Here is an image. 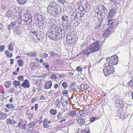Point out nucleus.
Listing matches in <instances>:
<instances>
[{"label": "nucleus", "instance_id": "nucleus-1", "mask_svg": "<svg viewBox=\"0 0 133 133\" xmlns=\"http://www.w3.org/2000/svg\"><path fill=\"white\" fill-rule=\"evenodd\" d=\"M100 48V45L98 42H96L92 43L89 46L88 48L85 50L87 56L89 57V55L91 53L99 51Z\"/></svg>", "mask_w": 133, "mask_h": 133}, {"label": "nucleus", "instance_id": "nucleus-28", "mask_svg": "<svg viewBox=\"0 0 133 133\" xmlns=\"http://www.w3.org/2000/svg\"><path fill=\"white\" fill-rule=\"evenodd\" d=\"M83 15L84 14H83L82 16H83ZM82 15L81 13H76V17L77 19H79L81 20L82 19Z\"/></svg>", "mask_w": 133, "mask_h": 133}, {"label": "nucleus", "instance_id": "nucleus-39", "mask_svg": "<svg viewBox=\"0 0 133 133\" xmlns=\"http://www.w3.org/2000/svg\"><path fill=\"white\" fill-rule=\"evenodd\" d=\"M113 26H110L108 28L107 30L110 33L113 30Z\"/></svg>", "mask_w": 133, "mask_h": 133}, {"label": "nucleus", "instance_id": "nucleus-31", "mask_svg": "<svg viewBox=\"0 0 133 133\" xmlns=\"http://www.w3.org/2000/svg\"><path fill=\"white\" fill-rule=\"evenodd\" d=\"M13 47L12 46V44L10 43L8 46V49L10 51L13 50Z\"/></svg>", "mask_w": 133, "mask_h": 133}, {"label": "nucleus", "instance_id": "nucleus-15", "mask_svg": "<svg viewBox=\"0 0 133 133\" xmlns=\"http://www.w3.org/2000/svg\"><path fill=\"white\" fill-rule=\"evenodd\" d=\"M76 111H69V115H68V116L72 118H74L75 116H76Z\"/></svg>", "mask_w": 133, "mask_h": 133}, {"label": "nucleus", "instance_id": "nucleus-49", "mask_svg": "<svg viewBox=\"0 0 133 133\" xmlns=\"http://www.w3.org/2000/svg\"><path fill=\"white\" fill-rule=\"evenodd\" d=\"M16 33L19 36H21V33L20 30H16Z\"/></svg>", "mask_w": 133, "mask_h": 133}, {"label": "nucleus", "instance_id": "nucleus-29", "mask_svg": "<svg viewBox=\"0 0 133 133\" xmlns=\"http://www.w3.org/2000/svg\"><path fill=\"white\" fill-rule=\"evenodd\" d=\"M76 38H72L68 41L67 42L68 43H69L70 44H72L74 43L75 41Z\"/></svg>", "mask_w": 133, "mask_h": 133}, {"label": "nucleus", "instance_id": "nucleus-4", "mask_svg": "<svg viewBox=\"0 0 133 133\" xmlns=\"http://www.w3.org/2000/svg\"><path fill=\"white\" fill-rule=\"evenodd\" d=\"M99 10L100 12H101V17L102 18V20L105 17L107 14V10L103 5H102L99 6Z\"/></svg>", "mask_w": 133, "mask_h": 133}, {"label": "nucleus", "instance_id": "nucleus-52", "mask_svg": "<svg viewBox=\"0 0 133 133\" xmlns=\"http://www.w3.org/2000/svg\"><path fill=\"white\" fill-rule=\"evenodd\" d=\"M68 93V91L67 90H63L62 93V94H67Z\"/></svg>", "mask_w": 133, "mask_h": 133}, {"label": "nucleus", "instance_id": "nucleus-25", "mask_svg": "<svg viewBox=\"0 0 133 133\" xmlns=\"http://www.w3.org/2000/svg\"><path fill=\"white\" fill-rule=\"evenodd\" d=\"M18 3L20 4H24L27 1V0H17Z\"/></svg>", "mask_w": 133, "mask_h": 133}, {"label": "nucleus", "instance_id": "nucleus-8", "mask_svg": "<svg viewBox=\"0 0 133 133\" xmlns=\"http://www.w3.org/2000/svg\"><path fill=\"white\" fill-rule=\"evenodd\" d=\"M22 86L24 88H29L30 87V83L28 79L25 80L22 83Z\"/></svg>", "mask_w": 133, "mask_h": 133}, {"label": "nucleus", "instance_id": "nucleus-51", "mask_svg": "<svg viewBox=\"0 0 133 133\" xmlns=\"http://www.w3.org/2000/svg\"><path fill=\"white\" fill-rule=\"evenodd\" d=\"M76 69L77 71H82V68L79 66H78L77 67V68H76Z\"/></svg>", "mask_w": 133, "mask_h": 133}, {"label": "nucleus", "instance_id": "nucleus-30", "mask_svg": "<svg viewBox=\"0 0 133 133\" xmlns=\"http://www.w3.org/2000/svg\"><path fill=\"white\" fill-rule=\"evenodd\" d=\"M77 133H90V132L89 130L87 131L85 130H82L81 129H80L78 131Z\"/></svg>", "mask_w": 133, "mask_h": 133}, {"label": "nucleus", "instance_id": "nucleus-62", "mask_svg": "<svg viewBox=\"0 0 133 133\" xmlns=\"http://www.w3.org/2000/svg\"><path fill=\"white\" fill-rule=\"evenodd\" d=\"M5 53V55H6L7 56H8V53H10V52L8 50H6L4 52Z\"/></svg>", "mask_w": 133, "mask_h": 133}, {"label": "nucleus", "instance_id": "nucleus-17", "mask_svg": "<svg viewBox=\"0 0 133 133\" xmlns=\"http://www.w3.org/2000/svg\"><path fill=\"white\" fill-rule=\"evenodd\" d=\"M77 122L81 125H84L85 123V119L84 118H80L78 120Z\"/></svg>", "mask_w": 133, "mask_h": 133}, {"label": "nucleus", "instance_id": "nucleus-56", "mask_svg": "<svg viewBox=\"0 0 133 133\" xmlns=\"http://www.w3.org/2000/svg\"><path fill=\"white\" fill-rule=\"evenodd\" d=\"M86 90L89 92L91 91H92L90 87L87 88L86 89Z\"/></svg>", "mask_w": 133, "mask_h": 133}, {"label": "nucleus", "instance_id": "nucleus-23", "mask_svg": "<svg viewBox=\"0 0 133 133\" xmlns=\"http://www.w3.org/2000/svg\"><path fill=\"white\" fill-rule=\"evenodd\" d=\"M43 65L45 67V68L48 70L49 71L50 70L49 68V65L47 63L44 62L43 63Z\"/></svg>", "mask_w": 133, "mask_h": 133}, {"label": "nucleus", "instance_id": "nucleus-46", "mask_svg": "<svg viewBox=\"0 0 133 133\" xmlns=\"http://www.w3.org/2000/svg\"><path fill=\"white\" fill-rule=\"evenodd\" d=\"M23 120L22 119H21L18 122V123L17 125V126L19 127L22 124V123H23Z\"/></svg>", "mask_w": 133, "mask_h": 133}, {"label": "nucleus", "instance_id": "nucleus-11", "mask_svg": "<svg viewBox=\"0 0 133 133\" xmlns=\"http://www.w3.org/2000/svg\"><path fill=\"white\" fill-rule=\"evenodd\" d=\"M37 37L39 40L43 41L44 39V37L43 35L42 34L41 32H39L38 35H37Z\"/></svg>", "mask_w": 133, "mask_h": 133}, {"label": "nucleus", "instance_id": "nucleus-40", "mask_svg": "<svg viewBox=\"0 0 133 133\" xmlns=\"http://www.w3.org/2000/svg\"><path fill=\"white\" fill-rule=\"evenodd\" d=\"M5 46L4 45L0 46V52L3 51L5 49Z\"/></svg>", "mask_w": 133, "mask_h": 133}, {"label": "nucleus", "instance_id": "nucleus-44", "mask_svg": "<svg viewBox=\"0 0 133 133\" xmlns=\"http://www.w3.org/2000/svg\"><path fill=\"white\" fill-rule=\"evenodd\" d=\"M72 38L73 37H71V36L70 35H68L67 37H66V42H67L68 41L70 40V39Z\"/></svg>", "mask_w": 133, "mask_h": 133}, {"label": "nucleus", "instance_id": "nucleus-19", "mask_svg": "<svg viewBox=\"0 0 133 133\" xmlns=\"http://www.w3.org/2000/svg\"><path fill=\"white\" fill-rule=\"evenodd\" d=\"M37 123V122L36 121H33L31 122L29 124V127L31 128H32Z\"/></svg>", "mask_w": 133, "mask_h": 133}, {"label": "nucleus", "instance_id": "nucleus-47", "mask_svg": "<svg viewBox=\"0 0 133 133\" xmlns=\"http://www.w3.org/2000/svg\"><path fill=\"white\" fill-rule=\"evenodd\" d=\"M58 1L62 4H65L66 2V0H58Z\"/></svg>", "mask_w": 133, "mask_h": 133}, {"label": "nucleus", "instance_id": "nucleus-53", "mask_svg": "<svg viewBox=\"0 0 133 133\" xmlns=\"http://www.w3.org/2000/svg\"><path fill=\"white\" fill-rule=\"evenodd\" d=\"M114 18H110V19L108 20V22L110 23L112 22L113 21H114Z\"/></svg>", "mask_w": 133, "mask_h": 133}, {"label": "nucleus", "instance_id": "nucleus-12", "mask_svg": "<svg viewBox=\"0 0 133 133\" xmlns=\"http://www.w3.org/2000/svg\"><path fill=\"white\" fill-rule=\"evenodd\" d=\"M62 9L60 7H55L54 11V14H59L61 13L62 11Z\"/></svg>", "mask_w": 133, "mask_h": 133}, {"label": "nucleus", "instance_id": "nucleus-9", "mask_svg": "<svg viewBox=\"0 0 133 133\" xmlns=\"http://www.w3.org/2000/svg\"><path fill=\"white\" fill-rule=\"evenodd\" d=\"M85 113L83 112L82 111H79L78 112H76V116L78 118H80L85 116Z\"/></svg>", "mask_w": 133, "mask_h": 133}, {"label": "nucleus", "instance_id": "nucleus-48", "mask_svg": "<svg viewBox=\"0 0 133 133\" xmlns=\"http://www.w3.org/2000/svg\"><path fill=\"white\" fill-rule=\"evenodd\" d=\"M97 118V117H92L90 119V121L91 122H93Z\"/></svg>", "mask_w": 133, "mask_h": 133}, {"label": "nucleus", "instance_id": "nucleus-14", "mask_svg": "<svg viewBox=\"0 0 133 133\" xmlns=\"http://www.w3.org/2000/svg\"><path fill=\"white\" fill-rule=\"evenodd\" d=\"M6 122L8 124H15L17 123L16 121H15L13 120L10 119H8L6 120Z\"/></svg>", "mask_w": 133, "mask_h": 133}, {"label": "nucleus", "instance_id": "nucleus-27", "mask_svg": "<svg viewBox=\"0 0 133 133\" xmlns=\"http://www.w3.org/2000/svg\"><path fill=\"white\" fill-rule=\"evenodd\" d=\"M17 63L19 66H22L23 64V61L20 59L17 60Z\"/></svg>", "mask_w": 133, "mask_h": 133}, {"label": "nucleus", "instance_id": "nucleus-10", "mask_svg": "<svg viewBox=\"0 0 133 133\" xmlns=\"http://www.w3.org/2000/svg\"><path fill=\"white\" fill-rule=\"evenodd\" d=\"M52 85V82L51 81H49L46 83L45 85V88L46 89H48L50 88Z\"/></svg>", "mask_w": 133, "mask_h": 133}, {"label": "nucleus", "instance_id": "nucleus-41", "mask_svg": "<svg viewBox=\"0 0 133 133\" xmlns=\"http://www.w3.org/2000/svg\"><path fill=\"white\" fill-rule=\"evenodd\" d=\"M47 123L44 122H43V126L44 128H48L49 127V125Z\"/></svg>", "mask_w": 133, "mask_h": 133}, {"label": "nucleus", "instance_id": "nucleus-54", "mask_svg": "<svg viewBox=\"0 0 133 133\" xmlns=\"http://www.w3.org/2000/svg\"><path fill=\"white\" fill-rule=\"evenodd\" d=\"M114 23V22H111L108 23L107 24V25L108 26H112V25Z\"/></svg>", "mask_w": 133, "mask_h": 133}, {"label": "nucleus", "instance_id": "nucleus-34", "mask_svg": "<svg viewBox=\"0 0 133 133\" xmlns=\"http://www.w3.org/2000/svg\"><path fill=\"white\" fill-rule=\"evenodd\" d=\"M56 107H59L60 106V100L58 99H56Z\"/></svg>", "mask_w": 133, "mask_h": 133}, {"label": "nucleus", "instance_id": "nucleus-26", "mask_svg": "<svg viewBox=\"0 0 133 133\" xmlns=\"http://www.w3.org/2000/svg\"><path fill=\"white\" fill-rule=\"evenodd\" d=\"M92 109V108L90 106H87L85 109L87 113H89Z\"/></svg>", "mask_w": 133, "mask_h": 133}, {"label": "nucleus", "instance_id": "nucleus-20", "mask_svg": "<svg viewBox=\"0 0 133 133\" xmlns=\"http://www.w3.org/2000/svg\"><path fill=\"white\" fill-rule=\"evenodd\" d=\"M48 36L53 40H56V38H55V37H54V35L52 33L50 32L48 34Z\"/></svg>", "mask_w": 133, "mask_h": 133}, {"label": "nucleus", "instance_id": "nucleus-33", "mask_svg": "<svg viewBox=\"0 0 133 133\" xmlns=\"http://www.w3.org/2000/svg\"><path fill=\"white\" fill-rule=\"evenodd\" d=\"M54 6L55 7H57V5L56 4V3L55 1H52L51 2L50 4L48 5L50 6L54 7Z\"/></svg>", "mask_w": 133, "mask_h": 133}, {"label": "nucleus", "instance_id": "nucleus-63", "mask_svg": "<svg viewBox=\"0 0 133 133\" xmlns=\"http://www.w3.org/2000/svg\"><path fill=\"white\" fill-rule=\"evenodd\" d=\"M1 8L3 10H4L6 8L5 6L4 5H2L1 6Z\"/></svg>", "mask_w": 133, "mask_h": 133}, {"label": "nucleus", "instance_id": "nucleus-13", "mask_svg": "<svg viewBox=\"0 0 133 133\" xmlns=\"http://www.w3.org/2000/svg\"><path fill=\"white\" fill-rule=\"evenodd\" d=\"M16 25V23L15 22H12L10 24H9L8 25V29L9 30H10L11 29L13 28Z\"/></svg>", "mask_w": 133, "mask_h": 133}, {"label": "nucleus", "instance_id": "nucleus-43", "mask_svg": "<svg viewBox=\"0 0 133 133\" xmlns=\"http://www.w3.org/2000/svg\"><path fill=\"white\" fill-rule=\"evenodd\" d=\"M18 79L20 81H22L24 80V77L22 76L21 75L18 77Z\"/></svg>", "mask_w": 133, "mask_h": 133}, {"label": "nucleus", "instance_id": "nucleus-57", "mask_svg": "<svg viewBox=\"0 0 133 133\" xmlns=\"http://www.w3.org/2000/svg\"><path fill=\"white\" fill-rule=\"evenodd\" d=\"M62 114V113L60 112H58L57 116V117L58 119H59L61 117V115Z\"/></svg>", "mask_w": 133, "mask_h": 133}, {"label": "nucleus", "instance_id": "nucleus-36", "mask_svg": "<svg viewBox=\"0 0 133 133\" xmlns=\"http://www.w3.org/2000/svg\"><path fill=\"white\" fill-rule=\"evenodd\" d=\"M50 78H51L52 79H55L57 78V76L56 75L54 74H52L50 76Z\"/></svg>", "mask_w": 133, "mask_h": 133}, {"label": "nucleus", "instance_id": "nucleus-45", "mask_svg": "<svg viewBox=\"0 0 133 133\" xmlns=\"http://www.w3.org/2000/svg\"><path fill=\"white\" fill-rule=\"evenodd\" d=\"M68 17L66 15H64V16L63 15L62 17V19H63V20L64 21H65L66 20V19Z\"/></svg>", "mask_w": 133, "mask_h": 133}, {"label": "nucleus", "instance_id": "nucleus-32", "mask_svg": "<svg viewBox=\"0 0 133 133\" xmlns=\"http://www.w3.org/2000/svg\"><path fill=\"white\" fill-rule=\"evenodd\" d=\"M27 55L29 56L30 57H36L37 56V55H36L35 53H30L29 52L27 53Z\"/></svg>", "mask_w": 133, "mask_h": 133}, {"label": "nucleus", "instance_id": "nucleus-61", "mask_svg": "<svg viewBox=\"0 0 133 133\" xmlns=\"http://www.w3.org/2000/svg\"><path fill=\"white\" fill-rule=\"evenodd\" d=\"M101 12H100L99 11L97 13V17H98V16H100L101 17Z\"/></svg>", "mask_w": 133, "mask_h": 133}, {"label": "nucleus", "instance_id": "nucleus-7", "mask_svg": "<svg viewBox=\"0 0 133 133\" xmlns=\"http://www.w3.org/2000/svg\"><path fill=\"white\" fill-rule=\"evenodd\" d=\"M55 7L54 6V7H52L48 6V12L50 14L54 15V11Z\"/></svg>", "mask_w": 133, "mask_h": 133}, {"label": "nucleus", "instance_id": "nucleus-22", "mask_svg": "<svg viewBox=\"0 0 133 133\" xmlns=\"http://www.w3.org/2000/svg\"><path fill=\"white\" fill-rule=\"evenodd\" d=\"M30 68L32 70H34L36 68L37 66L33 63H31L30 64Z\"/></svg>", "mask_w": 133, "mask_h": 133}, {"label": "nucleus", "instance_id": "nucleus-5", "mask_svg": "<svg viewBox=\"0 0 133 133\" xmlns=\"http://www.w3.org/2000/svg\"><path fill=\"white\" fill-rule=\"evenodd\" d=\"M62 30L61 28H58L56 31V36L55 37L56 38V40L59 39L61 37L62 34Z\"/></svg>", "mask_w": 133, "mask_h": 133}, {"label": "nucleus", "instance_id": "nucleus-42", "mask_svg": "<svg viewBox=\"0 0 133 133\" xmlns=\"http://www.w3.org/2000/svg\"><path fill=\"white\" fill-rule=\"evenodd\" d=\"M20 128L22 129L25 130L26 128V125L24 124H22V125H21Z\"/></svg>", "mask_w": 133, "mask_h": 133}, {"label": "nucleus", "instance_id": "nucleus-2", "mask_svg": "<svg viewBox=\"0 0 133 133\" xmlns=\"http://www.w3.org/2000/svg\"><path fill=\"white\" fill-rule=\"evenodd\" d=\"M108 65L112 66L117 64L118 62V57L116 56H113L110 57H107L106 59Z\"/></svg>", "mask_w": 133, "mask_h": 133}, {"label": "nucleus", "instance_id": "nucleus-38", "mask_svg": "<svg viewBox=\"0 0 133 133\" xmlns=\"http://www.w3.org/2000/svg\"><path fill=\"white\" fill-rule=\"evenodd\" d=\"M63 101L64 102V99L63 98V97L61 99V103L62 105L63 106H66V103H65V102H62V101Z\"/></svg>", "mask_w": 133, "mask_h": 133}, {"label": "nucleus", "instance_id": "nucleus-21", "mask_svg": "<svg viewBox=\"0 0 133 133\" xmlns=\"http://www.w3.org/2000/svg\"><path fill=\"white\" fill-rule=\"evenodd\" d=\"M13 85L15 86L16 88H17V86H19L20 85V83L19 81L15 80L13 82Z\"/></svg>", "mask_w": 133, "mask_h": 133}, {"label": "nucleus", "instance_id": "nucleus-35", "mask_svg": "<svg viewBox=\"0 0 133 133\" xmlns=\"http://www.w3.org/2000/svg\"><path fill=\"white\" fill-rule=\"evenodd\" d=\"M63 87L65 89H66L68 87V84L65 82H64L62 84Z\"/></svg>", "mask_w": 133, "mask_h": 133}, {"label": "nucleus", "instance_id": "nucleus-60", "mask_svg": "<svg viewBox=\"0 0 133 133\" xmlns=\"http://www.w3.org/2000/svg\"><path fill=\"white\" fill-rule=\"evenodd\" d=\"M13 56V54L12 53H10L8 55V56L7 57H8V58H10L11 57H12Z\"/></svg>", "mask_w": 133, "mask_h": 133}, {"label": "nucleus", "instance_id": "nucleus-37", "mask_svg": "<svg viewBox=\"0 0 133 133\" xmlns=\"http://www.w3.org/2000/svg\"><path fill=\"white\" fill-rule=\"evenodd\" d=\"M129 85L133 89V79L131 80L129 82Z\"/></svg>", "mask_w": 133, "mask_h": 133}, {"label": "nucleus", "instance_id": "nucleus-64", "mask_svg": "<svg viewBox=\"0 0 133 133\" xmlns=\"http://www.w3.org/2000/svg\"><path fill=\"white\" fill-rule=\"evenodd\" d=\"M48 55L47 54L45 53L44 54L43 57L45 58H46L48 57Z\"/></svg>", "mask_w": 133, "mask_h": 133}, {"label": "nucleus", "instance_id": "nucleus-58", "mask_svg": "<svg viewBox=\"0 0 133 133\" xmlns=\"http://www.w3.org/2000/svg\"><path fill=\"white\" fill-rule=\"evenodd\" d=\"M68 74L71 76H73L74 75V74L73 72H68Z\"/></svg>", "mask_w": 133, "mask_h": 133}, {"label": "nucleus", "instance_id": "nucleus-6", "mask_svg": "<svg viewBox=\"0 0 133 133\" xmlns=\"http://www.w3.org/2000/svg\"><path fill=\"white\" fill-rule=\"evenodd\" d=\"M117 12L116 9H112L108 14V18H110L113 17Z\"/></svg>", "mask_w": 133, "mask_h": 133}, {"label": "nucleus", "instance_id": "nucleus-59", "mask_svg": "<svg viewBox=\"0 0 133 133\" xmlns=\"http://www.w3.org/2000/svg\"><path fill=\"white\" fill-rule=\"evenodd\" d=\"M58 85L57 84H55L54 85V88L55 89H56L58 87Z\"/></svg>", "mask_w": 133, "mask_h": 133}, {"label": "nucleus", "instance_id": "nucleus-50", "mask_svg": "<svg viewBox=\"0 0 133 133\" xmlns=\"http://www.w3.org/2000/svg\"><path fill=\"white\" fill-rule=\"evenodd\" d=\"M10 85V83L8 82H6L5 83V86L6 87H9Z\"/></svg>", "mask_w": 133, "mask_h": 133}, {"label": "nucleus", "instance_id": "nucleus-55", "mask_svg": "<svg viewBox=\"0 0 133 133\" xmlns=\"http://www.w3.org/2000/svg\"><path fill=\"white\" fill-rule=\"evenodd\" d=\"M80 87L81 89H84L85 88V85L84 84H82L80 85Z\"/></svg>", "mask_w": 133, "mask_h": 133}, {"label": "nucleus", "instance_id": "nucleus-18", "mask_svg": "<svg viewBox=\"0 0 133 133\" xmlns=\"http://www.w3.org/2000/svg\"><path fill=\"white\" fill-rule=\"evenodd\" d=\"M50 113L53 115H56L57 113V111L55 109H51L50 110Z\"/></svg>", "mask_w": 133, "mask_h": 133}, {"label": "nucleus", "instance_id": "nucleus-16", "mask_svg": "<svg viewBox=\"0 0 133 133\" xmlns=\"http://www.w3.org/2000/svg\"><path fill=\"white\" fill-rule=\"evenodd\" d=\"M6 107L8 109L10 108L12 110H14L15 107L13 104L11 103L7 104L6 105Z\"/></svg>", "mask_w": 133, "mask_h": 133}, {"label": "nucleus", "instance_id": "nucleus-3", "mask_svg": "<svg viewBox=\"0 0 133 133\" xmlns=\"http://www.w3.org/2000/svg\"><path fill=\"white\" fill-rule=\"evenodd\" d=\"M103 71L104 74L107 76L109 75L114 73V69L113 66L108 65L104 68Z\"/></svg>", "mask_w": 133, "mask_h": 133}, {"label": "nucleus", "instance_id": "nucleus-24", "mask_svg": "<svg viewBox=\"0 0 133 133\" xmlns=\"http://www.w3.org/2000/svg\"><path fill=\"white\" fill-rule=\"evenodd\" d=\"M110 33L106 30L103 34V37H109Z\"/></svg>", "mask_w": 133, "mask_h": 133}]
</instances>
